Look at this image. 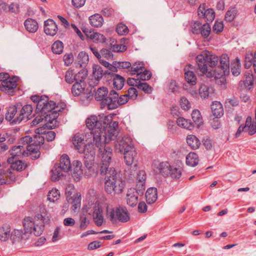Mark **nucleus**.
<instances>
[{
  "instance_id": "1",
  "label": "nucleus",
  "mask_w": 256,
  "mask_h": 256,
  "mask_svg": "<svg viewBox=\"0 0 256 256\" xmlns=\"http://www.w3.org/2000/svg\"><path fill=\"white\" fill-rule=\"evenodd\" d=\"M117 128H115V138L108 139L106 142L103 140L102 142V144L98 148L102 157L99 172L101 176L104 177V189L109 194L113 192L116 194L121 193L125 186V182L114 168L109 167L112 150L110 146H106V144L110 141H115L116 150L120 152L134 148L132 140L130 136H118Z\"/></svg>"
},
{
  "instance_id": "2",
  "label": "nucleus",
  "mask_w": 256,
  "mask_h": 256,
  "mask_svg": "<svg viewBox=\"0 0 256 256\" xmlns=\"http://www.w3.org/2000/svg\"><path fill=\"white\" fill-rule=\"evenodd\" d=\"M219 58L216 55L212 54L208 51H204L196 57L198 69L202 74H206L207 77L214 78L217 79L216 83L220 85H224L226 79L224 76L230 73V60L226 54H223L220 60V72L216 70L208 72V65L210 67L216 66L218 64Z\"/></svg>"
},
{
  "instance_id": "3",
  "label": "nucleus",
  "mask_w": 256,
  "mask_h": 256,
  "mask_svg": "<svg viewBox=\"0 0 256 256\" xmlns=\"http://www.w3.org/2000/svg\"><path fill=\"white\" fill-rule=\"evenodd\" d=\"M86 126L92 130L94 142L98 148L103 140L106 142L108 139L115 138V128H118V123L113 121L111 116H91L86 119Z\"/></svg>"
},
{
  "instance_id": "4",
  "label": "nucleus",
  "mask_w": 256,
  "mask_h": 256,
  "mask_svg": "<svg viewBox=\"0 0 256 256\" xmlns=\"http://www.w3.org/2000/svg\"><path fill=\"white\" fill-rule=\"evenodd\" d=\"M50 220L45 208H40V213H38L34 218L28 216L23 220L24 232L21 230H15L11 234V238L14 240H26L30 234L33 233L38 236L43 232L45 224H48Z\"/></svg>"
},
{
  "instance_id": "5",
  "label": "nucleus",
  "mask_w": 256,
  "mask_h": 256,
  "mask_svg": "<svg viewBox=\"0 0 256 256\" xmlns=\"http://www.w3.org/2000/svg\"><path fill=\"white\" fill-rule=\"evenodd\" d=\"M30 99L36 104V114L40 113L45 118L46 126L50 129L56 128L58 125L56 118L60 109L56 106V102L52 100L48 101V96L45 95H34L31 96Z\"/></svg>"
},
{
  "instance_id": "6",
  "label": "nucleus",
  "mask_w": 256,
  "mask_h": 256,
  "mask_svg": "<svg viewBox=\"0 0 256 256\" xmlns=\"http://www.w3.org/2000/svg\"><path fill=\"white\" fill-rule=\"evenodd\" d=\"M72 168L69 156L66 154H62L60 160V163L56 164L52 169L51 178L52 181H58L64 176L65 173L69 172Z\"/></svg>"
},
{
  "instance_id": "7",
  "label": "nucleus",
  "mask_w": 256,
  "mask_h": 256,
  "mask_svg": "<svg viewBox=\"0 0 256 256\" xmlns=\"http://www.w3.org/2000/svg\"><path fill=\"white\" fill-rule=\"evenodd\" d=\"M22 141L27 144L26 149L34 158L37 159L40 158V146L44 142V136L34 134L33 138L27 136L22 138Z\"/></svg>"
},
{
  "instance_id": "8",
  "label": "nucleus",
  "mask_w": 256,
  "mask_h": 256,
  "mask_svg": "<svg viewBox=\"0 0 256 256\" xmlns=\"http://www.w3.org/2000/svg\"><path fill=\"white\" fill-rule=\"evenodd\" d=\"M106 216L112 222L118 220L122 222H126L130 220V214L127 208L124 206H118L116 208H109L107 206Z\"/></svg>"
},
{
  "instance_id": "9",
  "label": "nucleus",
  "mask_w": 256,
  "mask_h": 256,
  "mask_svg": "<svg viewBox=\"0 0 256 256\" xmlns=\"http://www.w3.org/2000/svg\"><path fill=\"white\" fill-rule=\"evenodd\" d=\"M128 100L126 94L119 96L116 92L111 90L109 92L108 98L102 102V106H107L108 110H114L118 108L119 106L126 104Z\"/></svg>"
},
{
  "instance_id": "10",
  "label": "nucleus",
  "mask_w": 256,
  "mask_h": 256,
  "mask_svg": "<svg viewBox=\"0 0 256 256\" xmlns=\"http://www.w3.org/2000/svg\"><path fill=\"white\" fill-rule=\"evenodd\" d=\"M83 212L92 215L95 224L98 226H101L104 222L102 210L100 203L96 202L95 203L90 204L83 208Z\"/></svg>"
},
{
  "instance_id": "11",
  "label": "nucleus",
  "mask_w": 256,
  "mask_h": 256,
  "mask_svg": "<svg viewBox=\"0 0 256 256\" xmlns=\"http://www.w3.org/2000/svg\"><path fill=\"white\" fill-rule=\"evenodd\" d=\"M95 144H88L84 147V150L82 153L84 154V162L86 167L90 170L94 161L96 149L94 148Z\"/></svg>"
},
{
  "instance_id": "12",
  "label": "nucleus",
  "mask_w": 256,
  "mask_h": 256,
  "mask_svg": "<svg viewBox=\"0 0 256 256\" xmlns=\"http://www.w3.org/2000/svg\"><path fill=\"white\" fill-rule=\"evenodd\" d=\"M144 188H132L128 190L126 194L127 204L132 207L136 206L138 202L139 196L143 195Z\"/></svg>"
},
{
  "instance_id": "13",
  "label": "nucleus",
  "mask_w": 256,
  "mask_h": 256,
  "mask_svg": "<svg viewBox=\"0 0 256 256\" xmlns=\"http://www.w3.org/2000/svg\"><path fill=\"white\" fill-rule=\"evenodd\" d=\"M33 108L30 104L24 105L20 110L18 116L13 120L15 124H20L22 121L26 122L32 118Z\"/></svg>"
},
{
  "instance_id": "14",
  "label": "nucleus",
  "mask_w": 256,
  "mask_h": 256,
  "mask_svg": "<svg viewBox=\"0 0 256 256\" xmlns=\"http://www.w3.org/2000/svg\"><path fill=\"white\" fill-rule=\"evenodd\" d=\"M172 166L167 162H160L158 164H154V170L157 174H161L164 177L168 176Z\"/></svg>"
},
{
  "instance_id": "15",
  "label": "nucleus",
  "mask_w": 256,
  "mask_h": 256,
  "mask_svg": "<svg viewBox=\"0 0 256 256\" xmlns=\"http://www.w3.org/2000/svg\"><path fill=\"white\" fill-rule=\"evenodd\" d=\"M72 166V176L74 181L78 182L81 179L82 175V164L79 160H74Z\"/></svg>"
},
{
  "instance_id": "16",
  "label": "nucleus",
  "mask_w": 256,
  "mask_h": 256,
  "mask_svg": "<svg viewBox=\"0 0 256 256\" xmlns=\"http://www.w3.org/2000/svg\"><path fill=\"white\" fill-rule=\"evenodd\" d=\"M58 28L54 20L48 19L44 22V32L46 35L54 36L57 32Z\"/></svg>"
},
{
  "instance_id": "17",
  "label": "nucleus",
  "mask_w": 256,
  "mask_h": 256,
  "mask_svg": "<svg viewBox=\"0 0 256 256\" xmlns=\"http://www.w3.org/2000/svg\"><path fill=\"white\" fill-rule=\"evenodd\" d=\"M252 66L254 72L256 74V51L254 54L251 52L246 53L244 57V66L246 68H249Z\"/></svg>"
},
{
  "instance_id": "18",
  "label": "nucleus",
  "mask_w": 256,
  "mask_h": 256,
  "mask_svg": "<svg viewBox=\"0 0 256 256\" xmlns=\"http://www.w3.org/2000/svg\"><path fill=\"white\" fill-rule=\"evenodd\" d=\"M108 90L105 87H102L98 89L97 91L96 92L95 94V98L98 101H101L100 104V108L102 109L104 108H106L107 109V106H102V102H104V100L108 98Z\"/></svg>"
},
{
  "instance_id": "19",
  "label": "nucleus",
  "mask_w": 256,
  "mask_h": 256,
  "mask_svg": "<svg viewBox=\"0 0 256 256\" xmlns=\"http://www.w3.org/2000/svg\"><path fill=\"white\" fill-rule=\"evenodd\" d=\"M72 141L74 148L78 150V152L82 154L86 146L84 144V139L82 135L80 134H76L72 138Z\"/></svg>"
},
{
  "instance_id": "20",
  "label": "nucleus",
  "mask_w": 256,
  "mask_h": 256,
  "mask_svg": "<svg viewBox=\"0 0 256 256\" xmlns=\"http://www.w3.org/2000/svg\"><path fill=\"white\" fill-rule=\"evenodd\" d=\"M14 156L9 158L7 162L8 164H10V168L16 171H22L24 170L26 167V164L20 160H14Z\"/></svg>"
},
{
  "instance_id": "21",
  "label": "nucleus",
  "mask_w": 256,
  "mask_h": 256,
  "mask_svg": "<svg viewBox=\"0 0 256 256\" xmlns=\"http://www.w3.org/2000/svg\"><path fill=\"white\" fill-rule=\"evenodd\" d=\"M111 74L112 78V84L114 88L116 90H120L124 86L126 80L125 78L118 74L108 73Z\"/></svg>"
},
{
  "instance_id": "22",
  "label": "nucleus",
  "mask_w": 256,
  "mask_h": 256,
  "mask_svg": "<svg viewBox=\"0 0 256 256\" xmlns=\"http://www.w3.org/2000/svg\"><path fill=\"white\" fill-rule=\"evenodd\" d=\"M16 81L14 77L10 78L9 76L8 79L5 82H2L0 90L2 91L9 92L10 90L15 88L16 87Z\"/></svg>"
},
{
  "instance_id": "23",
  "label": "nucleus",
  "mask_w": 256,
  "mask_h": 256,
  "mask_svg": "<svg viewBox=\"0 0 256 256\" xmlns=\"http://www.w3.org/2000/svg\"><path fill=\"white\" fill-rule=\"evenodd\" d=\"M124 155L126 164L128 166H130L136 158L137 152L134 148H133L124 152Z\"/></svg>"
},
{
  "instance_id": "24",
  "label": "nucleus",
  "mask_w": 256,
  "mask_h": 256,
  "mask_svg": "<svg viewBox=\"0 0 256 256\" xmlns=\"http://www.w3.org/2000/svg\"><path fill=\"white\" fill-rule=\"evenodd\" d=\"M67 201L68 203L72 204V209L74 212H76L78 208H80L81 204V196L78 193H76L70 196V198H68Z\"/></svg>"
},
{
  "instance_id": "25",
  "label": "nucleus",
  "mask_w": 256,
  "mask_h": 256,
  "mask_svg": "<svg viewBox=\"0 0 256 256\" xmlns=\"http://www.w3.org/2000/svg\"><path fill=\"white\" fill-rule=\"evenodd\" d=\"M146 198L148 204L154 203L158 198L157 189L155 188H148L146 192Z\"/></svg>"
},
{
  "instance_id": "26",
  "label": "nucleus",
  "mask_w": 256,
  "mask_h": 256,
  "mask_svg": "<svg viewBox=\"0 0 256 256\" xmlns=\"http://www.w3.org/2000/svg\"><path fill=\"white\" fill-rule=\"evenodd\" d=\"M212 114L216 118H220L224 114V110L222 104L220 102H212L211 105Z\"/></svg>"
},
{
  "instance_id": "27",
  "label": "nucleus",
  "mask_w": 256,
  "mask_h": 256,
  "mask_svg": "<svg viewBox=\"0 0 256 256\" xmlns=\"http://www.w3.org/2000/svg\"><path fill=\"white\" fill-rule=\"evenodd\" d=\"M24 26L26 30L30 32L34 33L36 32L38 28V23L37 22L32 18L26 19L24 22Z\"/></svg>"
},
{
  "instance_id": "28",
  "label": "nucleus",
  "mask_w": 256,
  "mask_h": 256,
  "mask_svg": "<svg viewBox=\"0 0 256 256\" xmlns=\"http://www.w3.org/2000/svg\"><path fill=\"white\" fill-rule=\"evenodd\" d=\"M10 235V227L8 224H4L0 227V241H6L9 238Z\"/></svg>"
},
{
  "instance_id": "29",
  "label": "nucleus",
  "mask_w": 256,
  "mask_h": 256,
  "mask_svg": "<svg viewBox=\"0 0 256 256\" xmlns=\"http://www.w3.org/2000/svg\"><path fill=\"white\" fill-rule=\"evenodd\" d=\"M89 20L90 24L96 28L102 26L104 23L102 16L98 14H96L90 16Z\"/></svg>"
},
{
  "instance_id": "30",
  "label": "nucleus",
  "mask_w": 256,
  "mask_h": 256,
  "mask_svg": "<svg viewBox=\"0 0 256 256\" xmlns=\"http://www.w3.org/2000/svg\"><path fill=\"white\" fill-rule=\"evenodd\" d=\"M186 142L193 150L198 148L201 144L198 138L193 134H190L187 136Z\"/></svg>"
},
{
  "instance_id": "31",
  "label": "nucleus",
  "mask_w": 256,
  "mask_h": 256,
  "mask_svg": "<svg viewBox=\"0 0 256 256\" xmlns=\"http://www.w3.org/2000/svg\"><path fill=\"white\" fill-rule=\"evenodd\" d=\"M86 34L87 36L92 40L94 42L104 43L106 41V38L103 34L96 32H90Z\"/></svg>"
},
{
  "instance_id": "32",
  "label": "nucleus",
  "mask_w": 256,
  "mask_h": 256,
  "mask_svg": "<svg viewBox=\"0 0 256 256\" xmlns=\"http://www.w3.org/2000/svg\"><path fill=\"white\" fill-rule=\"evenodd\" d=\"M176 124L179 126L189 130H192L194 128V124L190 120L182 117L178 118L177 119Z\"/></svg>"
},
{
  "instance_id": "33",
  "label": "nucleus",
  "mask_w": 256,
  "mask_h": 256,
  "mask_svg": "<svg viewBox=\"0 0 256 256\" xmlns=\"http://www.w3.org/2000/svg\"><path fill=\"white\" fill-rule=\"evenodd\" d=\"M86 90L85 84L75 82L72 88V93L74 96H78L82 94Z\"/></svg>"
},
{
  "instance_id": "34",
  "label": "nucleus",
  "mask_w": 256,
  "mask_h": 256,
  "mask_svg": "<svg viewBox=\"0 0 256 256\" xmlns=\"http://www.w3.org/2000/svg\"><path fill=\"white\" fill-rule=\"evenodd\" d=\"M198 157L194 152L189 153L186 157V164L190 166H195L198 163Z\"/></svg>"
},
{
  "instance_id": "35",
  "label": "nucleus",
  "mask_w": 256,
  "mask_h": 256,
  "mask_svg": "<svg viewBox=\"0 0 256 256\" xmlns=\"http://www.w3.org/2000/svg\"><path fill=\"white\" fill-rule=\"evenodd\" d=\"M77 64L79 67L85 66L89 61L88 56L84 52H80L77 57Z\"/></svg>"
},
{
  "instance_id": "36",
  "label": "nucleus",
  "mask_w": 256,
  "mask_h": 256,
  "mask_svg": "<svg viewBox=\"0 0 256 256\" xmlns=\"http://www.w3.org/2000/svg\"><path fill=\"white\" fill-rule=\"evenodd\" d=\"M17 111V107L16 106H9L8 108L7 112L6 114V120L8 121L11 122L12 124H14L13 120L16 117L15 116Z\"/></svg>"
},
{
  "instance_id": "37",
  "label": "nucleus",
  "mask_w": 256,
  "mask_h": 256,
  "mask_svg": "<svg viewBox=\"0 0 256 256\" xmlns=\"http://www.w3.org/2000/svg\"><path fill=\"white\" fill-rule=\"evenodd\" d=\"M0 179H4L6 182V184H10L16 180V177L15 174L12 173L10 169L6 171L3 170V174Z\"/></svg>"
},
{
  "instance_id": "38",
  "label": "nucleus",
  "mask_w": 256,
  "mask_h": 256,
  "mask_svg": "<svg viewBox=\"0 0 256 256\" xmlns=\"http://www.w3.org/2000/svg\"><path fill=\"white\" fill-rule=\"evenodd\" d=\"M146 173L144 170H140L137 175V180L138 182L136 184V187L142 188H144L145 190V182L146 180Z\"/></svg>"
},
{
  "instance_id": "39",
  "label": "nucleus",
  "mask_w": 256,
  "mask_h": 256,
  "mask_svg": "<svg viewBox=\"0 0 256 256\" xmlns=\"http://www.w3.org/2000/svg\"><path fill=\"white\" fill-rule=\"evenodd\" d=\"M240 59L236 58L231 64V72L233 76H237L240 74Z\"/></svg>"
},
{
  "instance_id": "40",
  "label": "nucleus",
  "mask_w": 256,
  "mask_h": 256,
  "mask_svg": "<svg viewBox=\"0 0 256 256\" xmlns=\"http://www.w3.org/2000/svg\"><path fill=\"white\" fill-rule=\"evenodd\" d=\"M254 85V76L252 74L249 75L246 78L244 81L239 82V86L241 88H245L248 90L251 89Z\"/></svg>"
},
{
  "instance_id": "41",
  "label": "nucleus",
  "mask_w": 256,
  "mask_h": 256,
  "mask_svg": "<svg viewBox=\"0 0 256 256\" xmlns=\"http://www.w3.org/2000/svg\"><path fill=\"white\" fill-rule=\"evenodd\" d=\"M192 118L194 121V125H196L198 127H200V125L203 123L200 112L198 110H193L192 113Z\"/></svg>"
},
{
  "instance_id": "42",
  "label": "nucleus",
  "mask_w": 256,
  "mask_h": 256,
  "mask_svg": "<svg viewBox=\"0 0 256 256\" xmlns=\"http://www.w3.org/2000/svg\"><path fill=\"white\" fill-rule=\"evenodd\" d=\"M185 80L187 82L192 85H195L196 83V78L193 72L188 70L185 72Z\"/></svg>"
},
{
  "instance_id": "43",
  "label": "nucleus",
  "mask_w": 256,
  "mask_h": 256,
  "mask_svg": "<svg viewBox=\"0 0 256 256\" xmlns=\"http://www.w3.org/2000/svg\"><path fill=\"white\" fill-rule=\"evenodd\" d=\"M24 152V146H14L10 150L12 156L16 158L17 156H20L23 154Z\"/></svg>"
},
{
  "instance_id": "44",
  "label": "nucleus",
  "mask_w": 256,
  "mask_h": 256,
  "mask_svg": "<svg viewBox=\"0 0 256 256\" xmlns=\"http://www.w3.org/2000/svg\"><path fill=\"white\" fill-rule=\"evenodd\" d=\"M60 193L58 190L53 188L50 190L48 194V200L51 202H54L59 199Z\"/></svg>"
},
{
  "instance_id": "45",
  "label": "nucleus",
  "mask_w": 256,
  "mask_h": 256,
  "mask_svg": "<svg viewBox=\"0 0 256 256\" xmlns=\"http://www.w3.org/2000/svg\"><path fill=\"white\" fill-rule=\"evenodd\" d=\"M63 44L59 40L55 42L52 46V50L56 54H60L63 52Z\"/></svg>"
},
{
  "instance_id": "46",
  "label": "nucleus",
  "mask_w": 256,
  "mask_h": 256,
  "mask_svg": "<svg viewBox=\"0 0 256 256\" xmlns=\"http://www.w3.org/2000/svg\"><path fill=\"white\" fill-rule=\"evenodd\" d=\"M80 96H81V101L86 104L88 103L93 98V94L87 89Z\"/></svg>"
},
{
  "instance_id": "47",
  "label": "nucleus",
  "mask_w": 256,
  "mask_h": 256,
  "mask_svg": "<svg viewBox=\"0 0 256 256\" xmlns=\"http://www.w3.org/2000/svg\"><path fill=\"white\" fill-rule=\"evenodd\" d=\"M236 12L237 10L236 8L233 7L230 8V9L227 11L225 16L226 20L228 22H232L236 16Z\"/></svg>"
},
{
  "instance_id": "48",
  "label": "nucleus",
  "mask_w": 256,
  "mask_h": 256,
  "mask_svg": "<svg viewBox=\"0 0 256 256\" xmlns=\"http://www.w3.org/2000/svg\"><path fill=\"white\" fill-rule=\"evenodd\" d=\"M170 170L168 176H170L173 179H178L180 178L182 171L180 168L172 166V168H170Z\"/></svg>"
},
{
  "instance_id": "49",
  "label": "nucleus",
  "mask_w": 256,
  "mask_h": 256,
  "mask_svg": "<svg viewBox=\"0 0 256 256\" xmlns=\"http://www.w3.org/2000/svg\"><path fill=\"white\" fill-rule=\"evenodd\" d=\"M82 212L83 214L80 215V228L82 230H84L88 227L90 222V220L84 214V212Z\"/></svg>"
},
{
  "instance_id": "50",
  "label": "nucleus",
  "mask_w": 256,
  "mask_h": 256,
  "mask_svg": "<svg viewBox=\"0 0 256 256\" xmlns=\"http://www.w3.org/2000/svg\"><path fill=\"white\" fill-rule=\"evenodd\" d=\"M87 76L86 72L82 70L74 76V81L76 82L84 83V80Z\"/></svg>"
},
{
  "instance_id": "51",
  "label": "nucleus",
  "mask_w": 256,
  "mask_h": 256,
  "mask_svg": "<svg viewBox=\"0 0 256 256\" xmlns=\"http://www.w3.org/2000/svg\"><path fill=\"white\" fill-rule=\"evenodd\" d=\"M210 31L211 28L208 23L207 22L202 25L200 30V34L204 38H207L209 36Z\"/></svg>"
},
{
  "instance_id": "52",
  "label": "nucleus",
  "mask_w": 256,
  "mask_h": 256,
  "mask_svg": "<svg viewBox=\"0 0 256 256\" xmlns=\"http://www.w3.org/2000/svg\"><path fill=\"white\" fill-rule=\"evenodd\" d=\"M152 76V73L149 70H144L143 72H140L137 74L136 78L138 80H148Z\"/></svg>"
},
{
  "instance_id": "53",
  "label": "nucleus",
  "mask_w": 256,
  "mask_h": 256,
  "mask_svg": "<svg viewBox=\"0 0 256 256\" xmlns=\"http://www.w3.org/2000/svg\"><path fill=\"white\" fill-rule=\"evenodd\" d=\"M144 64L143 62H136L130 66L131 70L130 72L132 74H135L136 72L138 73V72L144 69Z\"/></svg>"
},
{
  "instance_id": "54",
  "label": "nucleus",
  "mask_w": 256,
  "mask_h": 256,
  "mask_svg": "<svg viewBox=\"0 0 256 256\" xmlns=\"http://www.w3.org/2000/svg\"><path fill=\"white\" fill-rule=\"evenodd\" d=\"M202 25V23L199 21L192 22L190 24V28L192 34H200Z\"/></svg>"
},
{
  "instance_id": "55",
  "label": "nucleus",
  "mask_w": 256,
  "mask_h": 256,
  "mask_svg": "<svg viewBox=\"0 0 256 256\" xmlns=\"http://www.w3.org/2000/svg\"><path fill=\"white\" fill-rule=\"evenodd\" d=\"M93 75L95 78L99 80L101 78L103 75V70L102 68L98 66H95L93 67Z\"/></svg>"
},
{
  "instance_id": "56",
  "label": "nucleus",
  "mask_w": 256,
  "mask_h": 256,
  "mask_svg": "<svg viewBox=\"0 0 256 256\" xmlns=\"http://www.w3.org/2000/svg\"><path fill=\"white\" fill-rule=\"evenodd\" d=\"M138 88L148 94H151L152 91V88L146 82H140L138 84Z\"/></svg>"
},
{
  "instance_id": "57",
  "label": "nucleus",
  "mask_w": 256,
  "mask_h": 256,
  "mask_svg": "<svg viewBox=\"0 0 256 256\" xmlns=\"http://www.w3.org/2000/svg\"><path fill=\"white\" fill-rule=\"evenodd\" d=\"M114 70H116L117 68H130L132 66L131 64L129 62H114Z\"/></svg>"
},
{
  "instance_id": "58",
  "label": "nucleus",
  "mask_w": 256,
  "mask_h": 256,
  "mask_svg": "<svg viewBox=\"0 0 256 256\" xmlns=\"http://www.w3.org/2000/svg\"><path fill=\"white\" fill-rule=\"evenodd\" d=\"M202 18H206L208 22H212L215 18V12L212 8H208Z\"/></svg>"
},
{
  "instance_id": "59",
  "label": "nucleus",
  "mask_w": 256,
  "mask_h": 256,
  "mask_svg": "<svg viewBox=\"0 0 256 256\" xmlns=\"http://www.w3.org/2000/svg\"><path fill=\"white\" fill-rule=\"evenodd\" d=\"M116 32L119 35H124L128 33V29L124 24H120L118 25L116 28Z\"/></svg>"
},
{
  "instance_id": "60",
  "label": "nucleus",
  "mask_w": 256,
  "mask_h": 256,
  "mask_svg": "<svg viewBox=\"0 0 256 256\" xmlns=\"http://www.w3.org/2000/svg\"><path fill=\"white\" fill-rule=\"evenodd\" d=\"M210 88L206 86H202L200 88V95L202 98H206L209 96Z\"/></svg>"
},
{
  "instance_id": "61",
  "label": "nucleus",
  "mask_w": 256,
  "mask_h": 256,
  "mask_svg": "<svg viewBox=\"0 0 256 256\" xmlns=\"http://www.w3.org/2000/svg\"><path fill=\"white\" fill-rule=\"evenodd\" d=\"M126 95L128 96V99L136 100L138 97V91L134 88H130L128 90V93Z\"/></svg>"
},
{
  "instance_id": "62",
  "label": "nucleus",
  "mask_w": 256,
  "mask_h": 256,
  "mask_svg": "<svg viewBox=\"0 0 256 256\" xmlns=\"http://www.w3.org/2000/svg\"><path fill=\"white\" fill-rule=\"evenodd\" d=\"M74 74L72 70L66 71L65 74V80L68 84H72L74 82Z\"/></svg>"
},
{
  "instance_id": "63",
  "label": "nucleus",
  "mask_w": 256,
  "mask_h": 256,
  "mask_svg": "<svg viewBox=\"0 0 256 256\" xmlns=\"http://www.w3.org/2000/svg\"><path fill=\"white\" fill-rule=\"evenodd\" d=\"M8 11L12 13L17 14L20 12V5L16 2L11 3L8 6Z\"/></svg>"
},
{
  "instance_id": "64",
  "label": "nucleus",
  "mask_w": 256,
  "mask_h": 256,
  "mask_svg": "<svg viewBox=\"0 0 256 256\" xmlns=\"http://www.w3.org/2000/svg\"><path fill=\"white\" fill-rule=\"evenodd\" d=\"M126 50V46L123 44H114L110 47V50L114 52H123Z\"/></svg>"
}]
</instances>
